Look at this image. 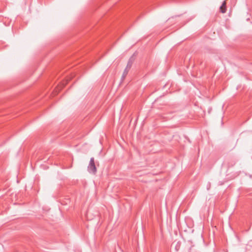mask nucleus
I'll return each mask as SVG.
<instances>
[{
	"mask_svg": "<svg viewBox=\"0 0 252 252\" xmlns=\"http://www.w3.org/2000/svg\"><path fill=\"white\" fill-rule=\"evenodd\" d=\"M88 170L89 173L94 174L96 172V167L95 165L94 158H91L90 159V162L88 166Z\"/></svg>",
	"mask_w": 252,
	"mask_h": 252,
	"instance_id": "obj_2",
	"label": "nucleus"
},
{
	"mask_svg": "<svg viewBox=\"0 0 252 252\" xmlns=\"http://www.w3.org/2000/svg\"><path fill=\"white\" fill-rule=\"evenodd\" d=\"M220 10L221 13H224L226 12V2L224 1L220 7Z\"/></svg>",
	"mask_w": 252,
	"mask_h": 252,
	"instance_id": "obj_3",
	"label": "nucleus"
},
{
	"mask_svg": "<svg viewBox=\"0 0 252 252\" xmlns=\"http://www.w3.org/2000/svg\"><path fill=\"white\" fill-rule=\"evenodd\" d=\"M133 62H134V59L132 57H131L128 60L126 66L125 68V69L123 72V75H122V76L121 78L122 81H123L125 80L126 77V76L127 74H128L129 70H130V69L131 68V67L132 66Z\"/></svg>",
	"mask_w": 252,
	"mask_h": 252,
	"instance_id": "obj_1",
	"label": "nucleus"
}]
</instances>
